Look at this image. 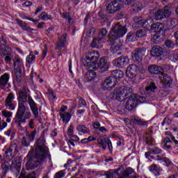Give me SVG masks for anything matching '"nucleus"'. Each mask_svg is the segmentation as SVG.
I'll list each match as a JSON object with an SVG mask.
<instances>
[{"instance_id":"1","label":"nucleus","mask_w":178,"mask_h":178,"mask_svg":"<svg viewBox=\"0 0 178 178\" xmlns=\"http://www.w3.org/2000/svg\"><path fill=\"white\" fill-rule=\"evenodd\" d=\"M45 134L42 132L35 144V150L29 151L27 158L29 161L26 166L29 170H33L44 163L48 154V147L45 145Z\"/></svg>"},{"instance_id":"2","label":"nucleus","mask_w":178,"mask_h":178,"mask_svg":"<svg viewBox=\"0 0 178 178\" xmlns=\"http://www.w3.org/2000/svg\"><path fill=\"white\" fill-rule=\"evenodd\" d=\"M19 96L17 97L18 102H22L26 104L27 102L28 98V104L30 106L31 111L35 118V119H38L40 120V113H38V106H37V103L34 102L31 95L27 93V90L26 89H22L18 92Z\"/></svg>"},{"instance_id":"3","label":"nucleus","mask_w":178,"mask_h":178,"mask_svg":"<svg viewBox=\"0 0 178 178\" xmlns=\"http://www.w3.org/2000/svg\"><path fill=\"white\" fill-rule=\"evenodd\" d=\"M133 92V89L130 87L122 86L117 88L113 93L110 95L111 98L117 99V101H124L127 95H130Z\"/></svg>"},{"instance_id":"4","label":"nucleus","mask_w":178,"mask_h":178,"mask_svg":"<svg viewBox=\"0 0 178 178\" xmlns=\"http://www.w3.org/2000/svg\"><path fill=\"white\" fill-rule=\"evenodd\" d=\"M126 33H127V28H126V26H122L120 24H115L111 29L108 35V41L110 42H113V41H116L118 38L123 37Z\"/></svg>"},{"instance_id":"5","label":"nucleus","mask_w":178,"mask_h":178,"mask_svg":"<svg viewBox=\"0 0 178 178\" xmlns=\"http://www.w3.org/2000/svg\"><path fill=\"white\" fill-rule=\"evenodd\" d=\"M83 65L86 69H92L94 70L98 63V56H95V54L92 51H90L86 54L85 58L83 59Z\"/></svg>"},{"instance_id":"6","label":"nucleus","mask_w":178,"mask_h":178,"mask_svg":"<svg viewBox=\"0 0 178 178\" xmlns=\"http://www.w3.org/2000/svg\"><path fill=\"white\" fill-rule=\"evenodd\" d=\"M142 67L140 64H131L129 67H127L125 74L127 77L129 79H136L137 77V72Z\"/></svg>"},{"instance_id":"7","label":"nucleus","mask_w":178,"mask_h":178,"mask_svg":"<svg viewBox=\"0 0 178 178\" xmlns=\"http://www.w3.org/2000/svg\"><path fill=\"white\" fill-rule=\"evenodd\" d=\"M145 47L135 49L132 53V59L134 62H138V65H141L143 57L145 55Z\"/></svg>"},{"instance_id":"8","label":"nucleus","mask_w":178,"mask_h":178,"mask_svg":"<svg viewBox=\"0 0 178 178\" xmlns=\"http://www.w3.org/2000/svg\"><path fill=\"white\" fill-rule=\"evenodd\" d=\"M97 143L99 144V147L100 148H102V149H104V151H105V149H106V145L108 147V149H109L110 152H112V151H113V147L112 146V141H111V139H109L108 138H105L104 136H99L97 138Z\"/></svg>"},{"instance_id":"9","label":"nucleus","mask_w":178,"mask_h":178,"mask_svg":"<svg viewBox=\"0 0 178 178\" xmlns=\"http://www.w3.org/2000/svg\"><path fill=\"white\" fill-rule=\"evenodd\" d=\"M23 63L20 60V58H15L14 60V71L17 83L22 81V67Z\"/></svg>"},{"instance_id":"10","label":"nucleus","mask_w":178,"mask_h":178,"mask_svg":"<svg viewBox=\"0 0 178 178\" xmlns=\"http://www.w3.org/2000/svg\"><path fill=\"white\" fill-rule=\"evenodd\" d=\"M123 8V5L118 3L116 0L111 1L106 6V12L108 15H113L116 12H119Z\"/></svg>"},{"instance_id":"11","label":"nucleus","mask_w":178,"mask_h":178,"mask_svg":"<svg viewBox=\"0 0 178 178\" xmlns=\"http://www.w3.org/2000/svg\"><path fill=\"white\" fill-rule=\"evenodd\" d=\"M13 152L14 154H17L19 152L17 147V140H14L10 143V145L8 149L5 152L6 156L8 159H13Z\"/></svg>"},{"instance_id":"12","label":"nucleus","mask_w":178,"mask_h":178,"mask_svg":"<svg viewBox=\"0 0 178 178\" xmlns=\"http://www.w3.org/2000/svg\"><path fill=\"white\" fill-rule=\"evenodd\" d=\"M10 170L15 173H20V169H22V158L20 156H16L13 160L10 166Z\"/></svg>"},{"instance_id":"13","label":"nucleus","mask_w":178,"mask_h":178,"mask_svg":"<svg viewBox=\"0 0 178 178\" xmlns=\"http://www.w3.org/2000/svg\"><path fill=\"white\" fill-rule=\"evenodd\" d=\"M118 84V80L116 78H113V76H109L104 80L103 83L104 90H111L115 86Z\"/></svg>"},{"instance_id":"14","label":"nucleus","mask_w":178,"mask_h":178,"mask_svg":"<svg viewBox=\"0 0 178 178\" xmlns=\"http://www.w3.org/2000/svg\"><path fill=\"white\" fill-rule=\"evenodd\" d=\"M137 95H132L127 100L125 108L127 111H134L137 108Z\"/></svg>"},{"instance_id":"15","label":"nucleus","mask_w":178,"mask_h":178,"mask_svg":"<svg viewBox=\"0 0 178 178\" xmlns=\"http://www.w3.org/2000/svg\"><path fill=\"white\" fill-rule=\"evenodd\" d=\"M15 96H13V93H9L5 100V106L8 111H15L16 108V104H15Z\"/></svg>"},{"instance_id":"16","label":"nucleus","mask_w":178,"mask_h":178,"mask_svg":"<svg viewBox=\"0 0 178 178\" xmlns=\"http://www.w3.org/2000/svg\"><path fill=\"white\" fill-rule=\"evenodd\" d=\"M129 59L127 56H121L114 60V65L116 67H124L129 65Z\"/></svg>"},{"instance_id":"17","label":"nucleus","mask_w":178,"mask_h":178,"mask_svg":"<svg viewBox=\"0 0 178 178\" xmlns=\"http://www.w3.org/2000/svg\"><path fill=\"white\" fill-rule=\"evenodd\" d=\"M150 55L154 58H159L163 55V49L159 45H155L152 47Z\"/></svg>"},{"instance_id":"18","label":"nucleus","mask_w":178,"mask_h":178,"mask_svg":"<svg viewBox=\"0 0 178 178\" xmlns=\"http://www.w3.org/2000/svg\"><path fill=\"white\" fill-rule=\"evenodd\" d=\"M147 70L150 74H162L164 72L163 68L156 65H150L148 66Z\"/></svg>"},{"instance_id":"19","label":"nucleus","mask_w":178,"mask_h":178,"mask_svg":"<svg viewBox=\"0 0 178 178\" xmlns=\"http://www.w3.org/2000/svg\"><path fill=\"white\" fill-rule=\"evenodd\" d=\"M134 23L132 24V28L134 30H137V29L143 27L145 23V19L143 18V17H134Z\"/></svg>"},{"instance_id":"20","label":"nucleus","mask_w":178,"mask_h":178,"mask_svg":"<svg viewBox=\"0 0 178 178\" xmlns=\"http://www.w3.org/2000/svg\"><path fill=\"white\" fill-rule=\"evenodd\" d=\"M97 69L102 70V72H106L109 69V63H108V59L105 57H102L100 61L97 63Z\"/></svg>"},{"instance_id":"21","label":"nucleus","mask_w":178,"mask_h":178,"mask_svg":"<svg viewBox=\"0 0 178 178\" xmlns=\"http://www.w3.org/2000/svg\"><path fill=\"white\" fill-rule=\"evenodd\" d=\"M161 76H163V86L165 88L170 87L172 84H173V79H172V76L169 75L168 74L162 73Z\"/></svg>"},{"instance_id":"22","label":"nucleus","mask_w":178,"mask_h":178,"mask_svg":"<svg viewBox=\"0 0 178 178\" xmlns=\"http://www.w3.org/2000/svg\"><path fill=\"white\" fill-rule=\"evenodd\" d=\"M120 168H118L115 170H110L108 171H105L102 176H104L106 178H117L119 176V171Z\"/></svg>"},{"instance_id":"23","label":"nucleus","mask_w":178,"mask_h":178,"mask_svg":"<svg viewBox=\"0 0 178 178\" xmlns=\"http://www.w3.org/2000/svg\"><path fill=\"white\" fill-rule=\"evenodd\" d=\"M27 111V107H26V103L22 102H18V108L16 113L15 116H23Z\"/></svg>"},{"instance_id":"24","label":"nucleus","mask_w":178,"mask_h":178,"mask_svg":"<svg viewBox=\"0 0 178 178\" xmlns=\"http://www.w3.org/2000/svg\"><path fill=\"white\" fill-rule=\"evenodd\" d=\"M8 82H9V74L7 73H5L0 77L1 90H5V87L8 86Z\"/></svg>"},{"instance_id":"25","label":"nucleus","mask_w":178,"mask_h":178,"mask_svg":"<svg viewBox=\"0 0 178 178\" xmlns=\"http://www.w3.org/2000/svg\"><path fill=\"white\" fill-rule=\"evenodd\" d=\"M131 121L132 123L137 124L138 126H147V124H148V122L144 121L138 116H131Z\"/></svg>"},{"instance_id":"26","label":"nucleus","mask_w":178,"mask_h":178,"mask_svg":"<svg viewBox=\"0 0 178 178\" xmlns=\"http://www.w3.org/2000/svg\"><path fill=\"white\" fill-rule=\"evenodd\" d=\"M9 162L5 161L1 163V178H6V173L9 172Z\"/></svg>"},{"instance_id":"27","label":"nucleus","mask_w":178,"mask_h":178,"mask_svg":"<svg viewBox=\"0 0 178 178\" xmlns=\"http://www.w3.org/2000/svg\"><path fill=\"white\" fill-rule=\"evenodd\" d=\"M102 44H104V40L97 36L92 40L91 45L93 48H102Z\"/></svg>"},{"instance_id":"28","label":"nucleus","mask_w":178,"mask_h":178,"mask_svg":"<svg viewBox=\"0 0 178 178\" xmlns=\"http://www.w3.org/2000/svg\"><path fill=\"white\" fill-rule=\"evenodd\" d=\"M150 30L155 33H159V31H162V30H163V24H162L161 22L152 24Z\"/></svg>"},{"instance_id":"29","label":"nucleus","mask_w":178,"mask_h":178,"mask_svg":"<svg viewBox=\"0 0 178 178\" xmlns=\"http://www.w3.org/2000/svg\"><path fill=\"white\" fill-rule=\"evenodd\" d=\"M27 118L24 117V115H15V122L17 124V127H19L21 129L22 127V123H26V120Z\"/></svg>"},{"instance_id":"30","label":"nucleus","mask_w":178,"mask_h":178,"mask_svg":"<svg viewBox=\"0 0 178 178\" xmlns=\"http://www.w3.org/2000/svg\"><path fill=\"white\" fill-rule=\"evenodd\" d=\"M67 38V34L63 33L60 39L57 42V49H62L65 44H66V40Z\"/></svg>"},{"instance_id":"31","label":"nucleus","mask_w":178,"mask_h":178,"mask_svg":"<svg viewBox=\"0 0 178 178\" xmlns=\"http://www.w3.org/2000/svg\"><path fill=\"white\" fill-rule=\"evenodd\" d=\"M132 173H134V170L131 168H128L118 176V178H129Z\"/></svg>"},{"instance_id":"32","label":"nucleus","mask_w":178,"mask_h":178,"mask_svg":"<svg viewBox=\"0 0 178 178\" xmlns=\"http://www.w3.org/2000/svg\"><path fill=\"white\" fill-rule=\"evenodd\" d=\"M111 77H113L115 79V80H118L120 79H122L123 76H124V74L123 72L120 70H115L111 72Z\"/></svg>"},{"instance_id":"33","label":"nucleus","mask_w":178,"mask_h":178,"mask_svg":"<svg viewBox=\"0 0 178 178\" xmlns=\"http://www.w3.org/2000/svg\"><path fill=\"white\" fill-rule=\"evenodd\" d=\"M110 43L111 44L113 49H115V51H120L122 47H123V44L118 40L110 42Z\"/></svg>"},{"instance_id":"34","label":"nucleus","mask_w":178,"mask_h":178,"mask_svg":"<svg viewBox=\"0 0 178 178\" xmlns=\"http://www.w3.org/2000/svg\"><path fill=\"white\" fill-rule=\"evenodd\" d=\"M149 170L155 175V176H159L161 175V167L158 166L156 164H152L149 167Z\"/></svg>"},{"instance_id":"35","label":"nucleus","mask_w":178,"mask_h":178,"mask_svg":"<svg viewBox=\"0 0 178 178\" xmlns=\"http://www.w3.org/2000/svg\"><path fill=\"white\" fill-rule=\"evenodd\" d=\"M95 76H97L95 72L92 71V70H90L85 75V80L87 81H91V80H94Z\"/></svg>"},{"instance_id":"36","label":"nucleus","mask_w":178,"mask_h":178,"mask_svg":"<svg viewBox=\"0 0 178 178\" xmlns=\"http://www.w3.org/2000/svg\"><path fill=\"white\" fill-rule=\"evenodd\" d=\"M152 131H150L149 132L146 133V136H145V144L147 145H152L154 140L153 139L152 136Z\"/></svg>"},{"instance_id":"37","label":"nucleus","mask_w":178,"mask_h":178,"mask_svg":"<svg viewBox=\"0 0 178 178\" xmlns=\"http://www.w3.org/2000/svg\"><path fill=\"white\" fill-rule=\"evenodd\" d=\"M37 175L35 174V171H33L31 173L28 174L27 175L24 172V170L22 171L19 178H36Z\"/></svg>"},{"instance_id":"38","label":"nucleus","mask_w":178,"mask_h":178,"mask_svg":"<svg viewBox=\"0 0 178 178\" xmlns=\"http://www.w3.org/2000/svg\"><path fill=\"white\" fill-rule=\"evenodd\" d=\"M60 116L65 123H69V120H70V118H72L70 113H60Z\"/></svg>"},{"instance_id":"39","label":"nucleus","mask_w":178,"mask_h":178,"mask_svg":"<svg viewBox=\"0 0 178 178\" xmlns=\"http://www.w3.org/2000/svg\"><path fill=\"white\" fill-rule=\"evenodd\" d=\"M154 19L156 20H162L165 19V15H163V10L159 9L154 13Z\"/></svg>"},{"instance_id":"40","label":"nucleus","mask_w":178,"mask_h":178,"mask_svg":"<svg viewBox=\"0 0 178 178\" xmlns=\"http://www.w3.org/2000/svg\"><path fill=\"white\" fill-rule=\"evenodd\" d=\"M76 130L79 131L80 133H83L86 134L87 133H90V129H88L86 125H78L76 127Z\"/></svg>"},{"instance_id":"41","label":"nucleus","mask_w":178,"mask_h":178,"mask_svg":"<svg viewBox=\"0 0 178 178\" xmlns=\"http://www.w3.org/2000/svg\"><path fill=\"white\" fill-rule=\"evenodd\" d=\"M16 22L19 27L22 29V30H24L25 31H28V30H30V28L29 26H27V24L22 21L21 19H16Z\"/></svg>"},{"instance_id":"42","label":"nucleus","mask_w":178,"mask_h":178,"mask_svg":"<svg viewBox=\"0 0 178 178\" xmlns=\"http://www.w3.org/2000/svg\"><path fill=\"white\" fill-rule=\"evenodd\" d=\"M170 144H172V140H170V138H164L163 141V147H164L165 149H172V146L170 145Z\"/></svg>"},{"instance_id":"43","label":"nucleus","mask_w":178,"mask_h":178,"mask_svg":"<svg viewBox=\"0 0 178 178\" xmlns=\"http://www.w3.org/2000/svg\"><path fill=\"white\" fill-rule=\"evenodd\" d=\"M136 36L138 38H144L147 37V30L145 29H139L136 33Z\"/></svg>"},{"instance_id":"44","label":"nucleus","mask_w":178,"mask_h":178,"mask_svg":"<svg viewBox=\"0 0 178 178\" xmlns=\"http://www.w3.org/2000/svg\"><path fill=\"white\" fill-rule=\"evenodd\" d=\"M136 33L134 32H129L127 35V41L128 42H134L136 40Z\"/></svg>"},{"instance_id":"45","label":"nucleus","mask_w":178,"mask_h":178,"mask_svg":"<svg viewBox=\"0 0 178 178\" xmlns=\"http://www.w3.org/2000/svg\"><path fill=\"white\" fill-rule=\"evenodd\" d=\"M132 10L134 12H139L141 9H143V4L140 3V1H136L131 6Z\"/></svg>"},{"instance_id":"46","label":"nucleus","mask_w":178,"mask_h":178,"mask_svg":"<svg viewBox=\"0 0 178 178\" xmlns=\"http://www.w3.org/2000/svg\"><path fill=\"white\" fill-rule=\"evenodd\" d=\"M158 89L155 83L150 82V83L145 88L146 91H151V92H155V90Z\"/></svg>"},{"instance_id":"47","label":"nucleus","mask_w":178,"mask_h":178,"mask_svg":"<svg viewBox=\"0 0 178 178\" xmlns=\"http://www.w3.org/2000/svg\"><path fill=\"white\" fill-rule=\"evenodd\" d=\"M106 34H108V30H106V29L102 28L99 29V33L97 37H99V38H101L102 40H104L105 37H106Z\"/></svg>"},{"instance_id":"48","label":"nucleus","mask_w":178,"mask_h":178,"mask_svg":"<svg viewBox=\"0 0 178 178\" xmlns=\"http://www.w3.org/2000/svg\"><path fill=\"white\" fill-rule=\"evenodd\" d=\"M162 10L165 19H168L172 15V10L169 6H165Z\"/></svg>"},{"instance_id":"49","label":"nucleus","mask_w":178,"mask_h":178,"mask_svg":"<svg viewBox=\"0 0 178 178\" xmlns=\"http://www.w3.org/2000/svg\"><path fill=\"white\" fill-rule=\"evenodd\" d=\"M151 42L154 44H161V35L156 33L151 39Z\"/></svg>"},{"instance_id":"50","label":"nucleus","mask_w":178,"mask_h":178,"mask_svg":"<svg viewBox=\"0 0 178 178\" xmlns=\"http://www.w3.org/2000/svg\"><path fill=\"white\" fill-rule=\"evenodd\" d=\"M164 45H165L166 48H168V49H173V48H175V42L171 40H166L164 42Z\"/></svg>"},{"instance_id":"51","label":"nucleus","mask_w":178,"mask_h":178,"mask_svg":"<svg viewBox=\"0 0 178 178\" xmlns=\"http://www.w3.org/2000/svg\"><path fill=\"white\" fill-rule=\"evenodd\" d=\"M39 17L41 19V20H52L51 16L45 12L42 13Z\"/></svg>"},{"instance_id":"52","label":"nucleus","mask_w":178,"mask_h":178,"mask_svg":"<svg viewBox=\"0 0 178 178\" xmlns=\"http://www.w3.org/2000/svg\"><path fill=\"white\" fill-rule=\"evenodd\" d=\"M30 143L31 142L26 136L22 137L21 140V145L22 147H30Z\"/></svg>"},{"instance_id":"53","label":"nucleus","mask_w":178,"mask_h":178,"mask_svg":"<svg viewBox=\"0 0 178 178\" xmlns=\"http://www.w3.org/2000/svg\"><path fill=\"white\" fill-rule=\"evenodd\" d=\"M35 134H37V130L34 129L30 134H27L28 140L31 143V141H34V138H35Z\"/></svg>"},{"instance_id":"54","label":"nucleus","mask_w":178,"mask_h":178,"mask_svg":"<svg viewBox=\"0 0 178 178\" xmlns=\"http://www.w3.org/2000/svg\"><path fill=\"white\" fill-rule=\"evenodd\" d=\"M34 59H35V56L33 55V51H31L30 54L26 57V62L30 65Z\"/></svg>"},{"instance_id":"55","label":"nucleus","mask_w":178,"mask_h":178,"mask_svg":"<svg viewBox=\"0 0 178 178\" xmlns=\"http://www.w3.org/2000/svg\"><path fill=\"white\" fill-rule=\"evenodd\" d=\"M149 149H150V152L152 155H158V154H161V152H162V149L159 147L149 148Z\"/></svg>"},{"instance_id":"56","label":"nucleus","mask_w":178,"mask_h":178,"mask_svg":"<svg viewBox=\"0 0 178 178\" xmlns=\"http://www.w3.org/2000/svg\"><path fill=\"white\" fill-rule=\"evenodd\" d=\"M63 19H65V20H68V23H70V22L73 20V18L70 17V13L67 12L63 13Z\"/></svg>"},{"instance_id":"57","label":"nucleus","mask_w":178,"mask_h":178,"mask_svg":"<svg viewBox=\"0 0 178 178\" xmlns=\"http://www.w3.org/2000/svg\"><path fill=\"white\" fill-rule=\"evenodd\" d=\"M77 98L79 99L78 108H81V105H83L85 107L87 106V103L86 102V100L83 99V97H80L79 96H77Z\"/></svg>"},{"instance_id":"58","label":"nucleus","mask_w":178,"mask_h":178,"mask_svg":"<svg viewBox=\"0 0 178 178\" xmlns=\"http://www.w3.org/2000/svg\"><path fill=\"white\" fill-rule=\"evenodd\" d=\"M0 49V54L2 55H10V53L8 52V50H6V44H3L1 47Z\"/></svg>"},{"instance_id":"59","label":"nucleus","mask_w":178,"mask_h":178,"mask_svg":"<svg viewBox=\"0 0 178 178\" xmlns=\"http://www.w3.org/2000/svg\"><path fill=\"white\" fill-rule=\"evenodd\" d=\"M1 114H2V116H4V118H12L13 113H12L11 111L3 110L1 111Z\"/></svg>"},{"instance_id":"60","label":"nucleus","mask_w":178,"mask_h":178,"mask_svg":"<svg viewBox=\"0 0 178 178\" xmlns=\"http://www.w3.org/2000/svg\"><path fill=\"white\" fill-rule=\"evenodd\" d=\"M136 99H137V103L138 102L140 104H144V102H147V98L144 96H137L136 95Z\"/></svg>"},{"instance_id":"61","label":"nucleus","mask_w":178,"mask_h":178,"mask_svg":"<svg viewBox=\"0 0 178 178\" xmlns=\"http://www.w3.org/2000/svg\"><path fill=\"white\" fill-rule=\"evenodd\" d=\"M152 19H145L144 26H145V27H147V29H149V27L151 28V24H152Z\"/></svg>"},{"instance_id":"62","label":"nucleus","mask_w":178,"mask_h":178,"mask_svg":"<svg viewBox=\"0 0 178 178\" xmlns=\"http://www.w3.org/2000/svg\"><path fill=\"white\" fill-rule=\"evenodd\" d=\"M64 177L65 172L63 171H59L55 175L54 178H62Z\"/></svg>"},{"instance_id":"63","label":"nucleus","mask_w":178,"mask_h":178,"mask_svg":"<svg viewBox=\"0 0 178 178\" xmlns=\"http://www.w3.org/2000/svg\"><path fill=\"white\" fill-rule=\"evenodd\" d=\"M124 16H126V12L122 11L117 15V19L118 20H120V19H123Z\"/></svg>"},{"instance_id":"64","label":"nucleus","mask_w":178,"mask_h":178,"mask_svg":"<svg viewBox=\"0 0 178 178\" xmlns=\"http://www.w3.org/2000/svg\"><path fill=\"white\" fill-rule=\"evenodd\" d=\"M99 16L102 20H104V22H106V20H108V19L106 18V15L102 13V11L99 12Z\"/></svg>"}]
</instances>
